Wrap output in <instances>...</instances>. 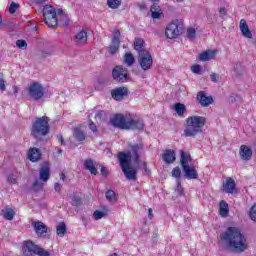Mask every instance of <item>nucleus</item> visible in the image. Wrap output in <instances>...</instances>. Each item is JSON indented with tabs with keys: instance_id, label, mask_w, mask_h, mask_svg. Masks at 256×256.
Returning a JSON list of instances; mask_svg holds the SVG:
<instances>
[{
	"instance_id": "nucleus-62",
	"label": "nucleus",
	"mask_w": 256,
	"mask_h": 256,
	"mask_svg": "<svg viewBox=\"0 0 256 256\" xmlns=\"http://www.w3.org/2000/svg\"><path fill=\"white\" fill-rule=\"evenodd\" d=\"M38 5H41L43 3H47V0H35Z\"/></svg>"
},
{
	"instance_id": "nucleus-3",
	"label": "nucleus",
	"mask_w": 256,
	"mask_h": 256,
	"mask_svg": "<svg viewBox=\"0 0 256 256\" xmlns=\"http://www.w3.org/2000/svg\"><path fill=\"white\" fill-rule=\"evenodd\" d=\"M118 159L126 179L128 181H137V171L139 168L131 166V162L128 161L127 156H125V152H119Z\"/></svg>"
},
{
	"instance_id": "nucleus-6",
	"label": "nucleus",
	"mask_w": 256,
	"mask_h": 256,
	"mask_svg": "<svg viewBox=\"0 0 256 256\" xmlns=\"http://www.w3.org/2000/svg\"><path fill=\"white\" fill-rule=\"evenodd\" d=\"M43 17L44 23H46L50 29H55V27H57L59 19L57 18V11H55L53 6L46 5L43 8Z\"/></svg>"
},
{
	"instance_id": "nucleus-47",
	"label": "nucleus",
	"mask_w": 256,
	"mask_h": 256,
	"mask_svg": "<svg viewBox=\"0 0 256 256\" xmlns=\"http://www.w3.org/2000/svg\"><path fill=\"white\" fill-rule=\"evenodd\" d=\"M19 9V4L12 2L10 4V8H9V13L13 14L15 13V11H17Z\"/></svg>"
},
{
	"instance_id": "nucleus-21",
	"label": "nucleus",
	"mask_w": 256,
	"mask_h": 256,
	"mask_svg": "<svg viewBox=\"0 0 256 256\" xmlns=\"http://www.w3.org/2000/svg\"><path fill=\"white\" fill-rule=\"evenodd\" d=\"M162 159L164 163H167L168 165H171V163H175V151L171 149L165 150L162 154Z\"/></svg>"
},
{
	"instance_id": "nucleus-34",
	"label": "nucleus",
	"mask_w": 256,
	"mask_h": 256,
	"mask_svg": "<svg viewBox=\"0 0 256 256\" xmlns=\"http://www.w3.org/2000/svg\"><path fill=\"white\" fill-rule=\"evenodd\" d=\"M56 233L58 237H65V233H67V225H65V222H60L56 226Z\"/></svg>"
},
{
	"instance_id": "nucleus-24",
	"label": "nucleus",
	"mask_w": 256,
	"mask_h": 256,
	"mask_svg": "<svg viewBox=\"0 0 256 256\" xmlns=\"http://www.w3.org/2000/svg\"><path fill=\"white\" fill-rule=\"evenodd\" d=\"M28 159L35 163L41 159V150L39 148H30L28 151Z\"/></svg>"
},
{
	"instance_id": "nucleus-55",
	"label": "nucleus",
	"mask_w": 256,
	"mask_h": 256,
	"mask_svg": "<svg viewBox=\"0 0 256 256\" xmlns=\"http://www.w3.org/2000/svg\"><path fill=\"white\" fill-rule=\"evenodd\" d=\"M143 169L147 175L151 174V170L149 168H147V163H145V162L143 163Z\"/></svg>"
},
{
	"instance_id": "nucleus-19",
	"label": "nucleus",
	"mask_w": 256,
	"mask_h": 256,
	"mask_svg": "<svg viewBox=\"0 0 256 256\" xmlns=\"http://www.w3.org/2000/svg\"><path fill=\"white\" fill-rule=\"evenodd\" d=\"M87 30H81L74 36V43L77 46L85 45L87 43Z\"/></svg>"
},
{
	"instance_id": "nucleus-61",
	"label": "nucleus",
	"mask_w": 256,
	"mask_h": 256,
	"mask_svg": "<svg viewBox=\"0 0 256 256\" xmlns=\"http://www.w3.org/2000/svg\"><path fill=\"white\" fill-rule=\"evenodd\" d=\"M14 95H17L19 93V87L13 86Z\"/></svg>"
},
{
	"instance_id": "nucleus-13",
	"label": "nucleus",
	"mask_w": 256,
	"mask_h": 256,
	"mask_svg": "<svg viewBox=\"0 0 256 256\" xmlns=\"http://www.w3.org/2000/svg\"><path fill=\"white\" fill-rule=\"evenodd\" d=\"M121 37V32L119 30H114L112 41L109 47V54L115 55V53H119V45H121V41L119 40Z\"/></svg>"
},
{
	"instance_id": "nucleus-25",
	"label": "nucleus",
	"mask_w": 256,
	"mask_h": 256,
	"mask_svg": "<svg viewBox=\"0 0 256 256\" xmlns=\"http://www.w3.org/2000/svg\"><path fill=\"white\" fill-rule=\"evenodd\" d=\"M150 13L152 15V19H161V17H163V10H161V6L157 3H154L151 6Z\"/></svg>"
},
{
	"instance_id": "nucleus-49",
	"label": "nucleus",
	"mask_w": 256,
	"mask_h": 256,
	"mask_svg": "<svg viewBox=\"0 0 256 256\" xmlns=\"http://www.w3.org/2000/svg\"><path fill=\"white\" fill-rule=\"evenodd\" d=\"M89 128L94 132V133H99V130L97 129V125L94 124L93 121L89 120Z\"/></svg>"
},
{
	"instance_id": "nucleus-53",
	"label": "nucleus",
	"mask_w": 256,
	"mask_h": 256,
	"mask_svg": "<svg viewBox=\"0 0 256 256\" xmlns=\"http://www.w3.org/2000/svg\"><path fill=\"white\" fill-rule=\"evenodd\" d=\"M104 115H105V112H103V111H98V112L95 114V119H102Z\"/></svg>"
},
{
	"instance_id": "nucleus-15",
	"label": "nucleus",
	"mask_w": 256,
	"mask_h": 256,
	"mask_svg": "<svg viewBox=\"0 0 256 256\" xmlns=\"http://www.w3.org/2000/svg\"><path fill=\"white\" fill-rule=\"evenodd\" d=\"M112 99L115 101H123L129 95L127 87H119L111 91Z\"/></svg>"
},
{
	"instance_id": "nucleus-59",
	"label": "nucleus",
	"mask_w": 256,
	"mask_h": 256,
	"mask_svg": "<svg viewBox=\"0 0 256 256\" xmlns=\"http://www.w3.org/2000/svg\"><path fill=\"white\" fill-rule=\"evenodd\" d=\"M148 217L149 219H153V209L151 208L148 209Z\"/></svg>"
},
{
	"instance_id": "nucleus-7",
	"label": "nucleus",
	"mask_w": 256,
	"mask_h": 256,
	"mask_svg": "<svg viewBox=\"0 0 256 256\" xmlns=\"http://www.w3.org/2000/svg\"><path fill=\"white\" fill-rule=\"evenodd\" d=\"M181 33H183V22L179 19L169 23L165 30L167 39H177Z\"/></svg>"
},
{
	"instance_id": "nucleus-29",
	"label": "nucleus",
	"mask_w": 256,
	"mask_h": 256,
	"mask_svg": "<svg viewBox=\"0 0 256 256\" xmlns=\"http://www.w3.org/2000/svg\"><path fill=\"white\" fill-rule=\"evenodd\" d=\"M225 193H233L236 189L235 180L228 178L226 183L223 185Z\"/></svg>"
},
{
	"instance_id": "nucleus-36",
	"label": "nucleus",
	"mask_w": 256,
	"mask_h": 256,
	"mask_svg": "<svg viewBox=\"0 0 256 256\" xmlns=\"http://www.w3.org/2000/svg\"><path fill=\"white\" fill-rule=\"evenodd\" d=\"M174 110L176 111L177 115H179L180 117H183V115L187 111V108L182 103H176L174 105Z\"/></svg>"
},
{
	"instance_id": "nucleus-64",
	"label": "nucleus",
	"mask_w": 256,
	"mask_h": 256,
	"mask_svg": "<svg viewBox=\"0 0 256 256\" xmlns=\"http://www.w3.org/2000/svg\"><path fill=\"white\" fill-rule=\"evenodd\" d=\"M65 25H66V27H67V25H69V20L65 21Z\"/></svg>"
},
{
	"instance_id": "nucleus-50",
	"label": "nucleus",
	"mask_w": 256,
	"mask_h": 256,
	"mask_svg": "<svg viewBox=\"0 0 256 256\" xmlns=\"http://www.w3.org/2000/svg\"><path fill=\"white\" fill-rule=\"evenodd\" d=\"M210 79H211L212 83H217V81H219V74H217V73H212V74L210 75Z\"/></svg>"
},
{
	"instance_id": "nucleus-20",
	"label": "nucleus",
	"mask_w": 256,
	"mask_h": 256,
	"mask_svg": "<svg viewBox=\"0 0 256 256\" xmlns=\"http://www.w3.org/2000/svg\"><path fill=\"white\" fill-rule=\"evenodd\" d=\"M51 175V169L49 168V163L44 162L40 168V180L47 182Z\"/></svg>"
},
{
	"instance_id": "nucleus-42",
	"label": "nucleus",
	"mask_w": 256,
	"mask_h": 256,
	"mask_svg": "<svg viewBox=\"0 0 256 256\" xmlns=\"http://www.w3.org/2000/svg\"><path fill=\"white\" fill-rule=\"evenodd\" d=\"M172 177H174L175 179H179V177H181V168L179 167L173 168Z\"/></svg>"
},
{
	"instance_id": "nucleus-51",
	"label": "nucleus",
	"mask_w": 256,
	"mask_h": 256,
	"mask_svg": "<svg viewBox=\"0 0 256 256\" xmlns=\"http://www.w3.org/2000/svg\"><path fill=\"white\" fill-rule=\"evenodd\" d=\"M192 73H201V66L200 65H194L191 68Z\"/></svg>"
},
{
	"instance_id": "nucleus-37",
	"label": "nucleus",
	"mask_w": 256,
	"mask_h": 256,
	"mask_svg": "<svg viewBox=\"0 0 256 256\" xmlns=\"http://www.w3.org/2000/svg\"><path fill=\"white\" fill-rule=\"evenodd\" d=\"M107 5L110 9H119L121 6V0H108Z\"/></svg>"
},
{
	"instance_id": "nucleus-14",
	"label": "nucleus",
	"mask_w": 256,
	"mask_h": 256,
	"mask_svg": "<svg viewBox=\"0 0 256 256\" xmlns=\"http://www.w3.org/2000/svg\"><path fill=\"white\" fill-rule=\"evenodd\" d=\"M110 123L113 127H118V129H125L127 125V115L115 114L110 118Z\"/></svg>"
},
{
	"instance_id": "nucleus-22",
	"label": "nucleus",
	"mask_w": 256,
	"mask_h": 256,
	"mask_svg": "<svg viewBox=\"0 0 256 256\" xmlns=\"http://www.w3.org/2000/svg\"><path fill=\"white\" fill-rule=\"evenodd\" d=\"M201 133L197 128L193 127L191 124H185V129H184V137H195Z\"/></svg>"
},
{
	"instance_id": "nucleus-23",
	"label": "nucleus",
	"mask_w": 256,
	"mask_h": 256,
	"mask_svg": "<svg viewBox=\"0 0 256 256\" xmlns=\"http://www.w3.org/2000/svg\"><path fill=\"white\" fill-rule=\"evenodd\" d=\"M253 156V151H251V148H249L246 145L240 146V157L244 161H249L251 157Z\"/></svg>"
},
{
	"instance_id": "nucleus-4",
	"label": "nucleus",
	"mask_w": 256,
	"mask_h": 256,
	"mask_svg": "<svg viewBox=\"0 0 256 256\" xmlns=\"http://www.w3.org/2000/svg\"><path fill=\"white\" fill-rule=\"evenodd\" d=\"M145 153V146L142 142L137 144H128V152L124 153L126 156V161H130L131 159H134V163L136 165H139L141 156Z\"/></svg>"
},
{
	"instance_id": "nucleus-2",
	"label": "nucleus",
	"mask_w": 256,
	"mask_h": 256,
	"mask_svg": "<svg viewBox=\"0 0 256 256\" xmlns=\"http://www.w3.org/2000/svg\"><path fill=\"white\" fill-rule=\"evenodd\" d=\"M49 129V117L42 116L40 118H36L33 122L31 135H33L35 139H41V137L49 135Z\"/></svg>"
},
{
	"instance_id": "nucleus-17",
	"label": "nucleus",
	"mask_w": 256,
	"mask_h": 256,
	"mask_svg": "<svg viewBox=\"0 0 256 256\" xmlns=\"http://www.w3.org/2000/svg\"><path fill=\"white\" fill-rule=\"evenodd\" d=\"M197 100L202 107H209L213 103V97L205 95V92L200 91L197 94Z\"/></svg>"
},
{
	"instance_id": "nucleus-41",
	"label": "nucleus",
	"mask_w": 256,
	"mask_h": 256,
	"mask_svg": "<svg viewBox=\"0 0 256 256\" xmlns=\"http://www.w3.org/2000/svg\"><path fill=\"white\" fill-rule=\"evenodd\" d=\"M196 35H197V31L195 30V28H188L187 29V37L189 39H195Z\"/></svg>"
},
{
	"instance_id": "nucleus-43",
	"label": "nucleus",
	"mask_w": 256,
	"mask_h": 256,
	"mask_svg": "<svg viewBox=\"0 0 256 256\" xmlns=\"http://www.w3.org/2000/svg\"><path fill=\"white\" fill-rule=\"evenodd\" d=\"M250 219L256 223V203L250 209Z\"/></svg>"
},
{
	"instance_id": "nucleus-52",
	"label": "nucleus",
	"mask_w": 256,
	"mask_h": 256,
	"mask_svg": "<svg viewBox=\"0 0 256 256\" xmlns=\"http://www.w3.org/2000/svg\"><path fill=\"white\" fill-rule=\"evenodd\" d=\"M219 13L221 17H225V15H227V9H225V7H221L219 8Z\"/></svg>"
},
{
	"instance_id": "nucleus-46",
	"label": "nucleus",
	"mask_w": 256,
	"mask_h": 256,
	"mask_svg": "<svg viewBox=\"0 0 256 256\" xmlns=\"http://www.w3.org/2000/svg\"><path fill=\"white\" fill-rule=\"evenodd\" d=\"M51 55H53V51L51 50H42L40 57H42V59H46V57H51Z\"/></svg>"
},
{
	"instance_id": "nucleus-31",
	"label": "nucleus",
	"mask_w": 256,
	"mask_h": 256,
	"mask_svg": "<svg viewBox=\"0 0 256 256\" xmlns=\"http://www.w3.org/2000/svg\"><path fill=\"white\" fill-rule=\"evenodd\" d=\"M143 47H145V40H143V38H135L134 49L138 52V55L141 54V51H149L143 49Z\"/></svg>"
},
{
	"instance_id": "nucleus-12",
	"label": "nucleus",
	"mask_w": 256,
	"mask_h": 256,
	"mask_svg": "<svg viewBox=\"0 0 256 256\" xmlns=\"http://www.w3.org/2000/svg\"><path fill=\"white\" fill-rule=\"evenodd\" d=\"M32 225L34 227V231H35L36 235L40 238L45 239V237H47V235H49V233H51V230H49L47 225H45V223H43L41 221H35V222H33Z\"/></svg>"
},
{
	"instance_id": "nucleus-1",
	"label": "nucleus",
	"mask_w": 256,
	"mask_h": 256,
	"mask_svg": "<svg viewBox=\"0 0 256 256\" xmlns=\"http://www.w3.org/2000/svg\"><path fill=\"white\" fill-rule=\"evenodd\" d=\"M220 239L224 242L226 249L232 253H243L249 249L247 238L237 227H229L220 235Z\"/></svg>"
},
{
	"instance_id": "nucleus-60",
	"label": "nucleus",
	"mask_w": 256,
	"mask_h": 256,
	"mask_svg": "<svg viewBox=\"0 0 256 256\" xmlns=\"http://www.w3.org/2000/svg\"><path fill=\"white\" fill-rule=\"evenodd\" d=\"M57 139H58V141L61 143V145H63V136L62 135H58L57 136Z\"/></svg>"
},
{
	"instance_id": "nucleus-54",
	"label": "nucleus",
	"mask_w": 256,
	"mask_h": 256,
	"mask_svg": "<svg viewBox=\"0 0 256 256\" xmlns=\"http://www.w3.org/2000/svg\"><path fill=\"white\" fill-rule=\"evenodd\" d=\"M6 86H5V80L0 79V91H5Z\"/></svg>"
},
{
	"instance_id": "nucleus-30",
	"label": "nucleus",
	"mask_w": 256,
	"mask_h": 256,
	"mask_svg": "<svg viewBox=\"0 0 256 256\" xmlns=\"http://www.w3.org/2000/svg\"><path fill=\"white\" fill-rule=\"evenodd\" d=\"M123 63L126 67H133L135 65V56H133V53L127 52L124 55Z\"/></svg>"
},
{
	"instance_id": "nucleus-58",
	"label": "nucleus",
	"mask_w": 256,
	"mask_h": 256,
	"mask_svg": "<svg viewBox=\"0 0 256 256\" xmlns=\"http://www.w3.org/2000/svg\"><path fill=\"white\" fill-rule=\"evenodd\" d=\"M100 171H101V175H103L104 177H107V168L102 167Z\"/></svg>"
},
{
	"instance_id": "nucleus-16",
	"label": "nucleus",
	"mask_w": 256,
	"mask_h": 256,
	"mask_svg": "<svg viewBox=\"0 0 256 256\" xmlns=\"http://www.w3.org/2000/svg\"><path fill=\"white\" fill-rule=\"evenodd\" d=\"M183 172H184V177L186 179H197L199 177V173H197V170L195 169V166H184L182 167Z\"/></svg>"
},
{
	"instance_id": "nucleus-48",
	"label": "nucleus",
	"mask_w": 256,
	"mask_h": 256,
	"mask_svg": "<svg viewBox=\"0 0 256 256\" xmlns=\"http://www.w3.org/2000/svg\"><path fill=\"white\" fill-rule=\"evenodd\" d=\"M8 182L12 183V185H15L17 183V176L15 174H11L8 176Z\"/></svg>"
},
{
	"instance_id": "nucleus-9",
	"label": "nucleus",
	"mask_w": 256,
	"mask_h": 256,
	"mask_svg": "<svg viewBox=\"0 0 256 256\" xmlns=\"http://www.w3.org/2000/svg\"><path fill=\"white\" fill-rule=\"evenodd\" d=\"M138 63L142 71H149L153 67V55L149 51H140L138 54Z\"/></svg>"
},
{
	"instance_id": "nucleus-26",
	"label": "nucleus",
	"mask_w": 256,
	"mask_h": 256,
	"mask_svg": "<svg viewBox=\"0 0 256 256\" xmlns=\"http://www.w3.org/2000/svg\"><path fill=\"white\" fill-rule=\"evenodd\" d=\"M240 31L242 35H244L247 39H251L253 37V34L251 33V30L249 29L245 19L240 20Z\"/></svg>"
},
{
	"instance_id": "nucleus-44",
	"label": "nucleus",
	"mask_w": 256,
	"mask_h": 256,
	"mask_svg": "<svg viewBox=\"0 0 256 256\" xmlns=\"http://www.w3.org/2000/svg\"><path fill=\"white\" fill-rule=\"evenodd\" d=\"M16 47H19V49H27V41L17 40L16 41Z\"/></svg>"
},
{
	"instance_id": "nucleus-28",
	"label": "nucleus",
	"mask_w": 256,
	"mask_h": 256,
	"mask_svg": "<svg viewBox=\"0 0 256 256\" xmlns=\"http://www.w3.org/2000/svg\"><path fill=\"white\" fill-rule=\"evenodd\" d=\"M73 137L76 141H78V143H81V142L85 141V139L87 138V135L85 134V132L83 130H81V128H74L73 129Z\"/></svg>"
},
{
	"instance_id": "nucleus-40",
	"label": "nucleus",
	"mask_w": 256,
	"mask_h": 256,
	"mask_svg": "<svg viewBox=\"0 0 256 256\" xmlns=\"http://www.w3.org/2000/svg\"><path fill=\"white\" fill-rule=\"evenodd\" d=\"M105 212H101L99 210H96L93 214V217L95 219V221H99V219H103V217H105Z\"/></svg>"
},
{
	"instance_id": "nucleus-11",
	"label": "nucleus",
	"mask_w": 256,
	"mask_h": 256,
	"mask_svg": "<svg viewBox=\"0 0 256 256\" xmlns=\"http://www.w3.org/2000/svg\"><path fill=\"white\" fill-rule=\"evenodd\" d=\"M187 125H192L200 133H203V127L207 123V119L203 116H190L186 119Z\"/></svg>"
},
{
	"instance_id": "nucleus-63",
	"label": "nucleus",
	"mask_w": 256,
	"mask_h": 256,
	"mask_svg": "<svg viewBox=\"0 0 256 256\" xmlns=\"http://www.w3.org/2000/svg\"><path fill=\"white\" fill-rule=\"evenodd\" d=\"M65 178H66L65 174H64V173H61V174H60V179H61V181H65Z\"/></svg>"
},
{
	"instance_id": "nucleus-5",
	"label": "nucleus",
	"mask_w": 256,
	"mask_h": 256,
	"mask_svg": "<svg viewBox=\"0 0 256 256\" xmlns=\"http://www.w3.org/2000/svg\"><path fill=\"white\" fill-rule=\"evenodd\" d=\"M27 94L32 101H41L45 97V87L39 82H32L28 85Z\"/></svg>"
},
{
	"instance_id": "nucleus-32",
	"label": "nucleus",
	"mask_w": 256,
	"mask_h": 256,
	"mask_svg": "<svg viewBox=\"0 0 256 256\" xmlns=\"http://www.w3.org/2000/svg\"><path fill=\"white\" fill-rule=\"evenodd\" d=\"M1 215L6 219L7 221H13L15 217V211L11 208H4L2 209Z\"/></svg>"
},
{
	"instance_id": "nucleus-35",
	"label": "nucleus",
	"mask_w": 256,
	"mask_h": 256,
	"mask_svg": "<svg viewBox=\"0 0 256 256\" xmlns=\"http://www.w3.org/2000/svg\"><path fill=\"white\" fill-rule=\"evenodd\" d=\"M219 211L222 217H227V215H229V204H227L225 201H221Z\"/></svg>"
},
{
	"instance_id": "nucleus-45",
	"label": "nucleus",
	"mask_w": 256,
	"mask_h": 256,
	"mask_svg": "<svg viewBox=\"0 0 256 256\" xmlns=\"http://www.w3.org/2000/svg\"><path fill=\"white\" fill-rule=\"evenodd\" d=\"M72 205L74 207H79V205H81V197L79 196H73L72 197Z\"/></svg>"
},
{
	"instance_id": "nucleus-18",
	"label": "nucleus",
	"mask_w": 256,
	"mask_h": 256,
	"mask_svg": "<svg viewBox=\"0 0 256 256\" xmlns=\"http://www.w3.org/2000/svg\"><path fill=\"white\" fill-rule=\"evenodd\" d=\"M217 57V50H206L199 54L198 59L203 62L211 61Z\"/></svg>"
},
{
	"instance_id": "nucleus-33",
	"label": "nucleus",
	"mask_w": 256,
	"mask_h": 256,
	"mask_svg": "<svg viewBox=\"0 0 256 256\" xmlns=\"http://www.w3.org/2000/svg\"><path fill=\"white\" fill-rule=\"evenodd\" d=\"M189 161H191V155L185 151H181L180 163L182 168L189 166Z\"/></svg>"
},
{
	"instance_id": "nucleus-57",
	"label": "nucleus",
	"mask_w": 256,
	"mask_h": 256,
	"mask_svg": "<svg viewBox=\"0 0 256 256\" xmlns=\"http://www.w3.org/2000/svg\"><path fill=\"white\" fill-rule=\"evenodd\" d=\"M37 187H38V189H41V184H39V181H35L34 183H33V189H37Z\"/></svg>"
},
{
	"instance_id": "nucleus-38",
	"label": "nucleus",
	"mask_w": 256,
	"mask_h": 256,
	"mask_svg": "<svg viewBox=\"0 0 256 256\" xmlns=\"http://www.w3.org/2000/svg\"><path fill=\"white\" fill-rule=\"evenodd\" d=\"M176 197H181L184 195L183 186L181 185V180H177V186L175 188Z\"/></svg>"
},
{
	"instance_id": "nucleus-8",
	"label": "nucleus",
	"mask_w": 256,
	"mask_h": 256,
	"mask_svg": "<svg viewBox=\"0 0 256 256\" xmlns=\"http://www.w3.org/2000/svg\"><path fill=\"white\" fill-rule=\"evenodd\" d=\"M131 131H143L145 129V123L137 116L131 114L126 115V128Z\"/></svg>"
},
{
	"instance_id": "nucleus-27",
	"label": "nucleus",
	"mask_w": 256,
	"mask_h": 256,
	"mask_svg": "<svg viewBox=\"0 0 256 256\" xmlns=\"http://www.w3.org/2000/svg\"><path fill=\"white\" fill-rule=\"evenodd\" d=\"M84 168L89 171L91 175H97L99 173L95 167V161L93 159H86L84 162Z\"/></svg>"
},
{
	"instance_id": "nucleus-10",
	"label": "nucleus",
	"mask_w": 256,
	"mask_h": 256,
	"mask_svg": "<svg viewBox=\"0 0 256 256\" xmlns=\"http://www.w3.org/2000/svg\"><path fill=\"white\" fill-rule=\"evenodd\" d=\"M112 77L117 83H127L129 81V70L123 66H116L112 70Z\"/></svg>"
},
{
	"instance_id": "nucleus-39",
	"label": "nucleus",
	"mask_w": 256,
	"mask_h": 256,
	"mask_svg": "<svg viewBox=\"0 0 256 256\" xmlns=\"http://www.w3.org/2000/svg\"><path fill=\"white\" fill-rule=\"evenodd\" d=\"M106 199L107 201H109L110 203H113V201H117V196L115 195V191L113 190H108L106 192Z\"/></svg>"
},
{
	"instance_id": "nucleus-56",
	"label": "nucleus",
	"mask_w": 256,
	"mask_h": 256,
	"mask_svg": "<svg viewBox=\"0 0 256 256\" xmlns=\"http://www.w3.org/2000/svg\"><path fill=\"white\" fill-rule=\"evenodd\" d=\"M54 189H55V191H57V192L61 191V184H59V182H56V183L54 184Z\"/></svg>"
}]
</instances>
